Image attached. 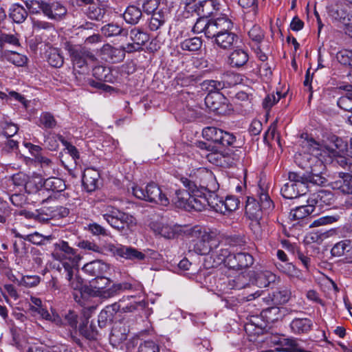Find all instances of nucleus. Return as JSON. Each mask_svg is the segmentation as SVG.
<instances>
[{"label":"nucleus","mask_w":352,"mask_h":352,"mask_svg":"<svg viewBox=\"0 0 352 352\" xmlns=\"http://www.w3.org/2000/svg\"><path fill=\"white\" fill-rule=\"evenodd\" d=\"M207 158L210 162L223 168L232 167L239 160V156L234 152H212Z\"/></svg>","instance_id":"nucleus-14"},{"label":"nucleus","mask_w":352,"mask_h":352,"mask_svg":"<svg viewBox=\"0 0 352 352\" xmlns=\"http://www.w3.org/2000/svg\"><path fill=\"white\" fill-rule=\"evenodd\" d=\"M271 342L276 346V351L298 352L301 347L298 340L294 338L274 336L272 338Z\"/></svg>","instance_id":"nucleus-20"},{"label":"nucleus","mask_w":352,"mask_h":352,"mask_svg":"<svg viewBox=\"0 0 352 352\" xmlns=\"http://www.w3.org/2000/svg\"><path fill=\"white\" fill-rule=\"evenodd\" d=\"M254 263L253 256L248 252L234 254L228 258V267L234 270L248 268Z\"/></svg>","instance_id":"nucleus-21"},{"label":"nucleus","mask_w":352,"mask_h":352,"mask_svg":"<svg viewBox=\"0 0 352 352\" xmlns=\"http://www.w3.org/2000/svg\"><path fill=\"white\" fill-rule=\"evenodd\" d=\"M86 14L89 19L100 21L104 16V10L99 6V1H94V3L88 6Z\"/></svg>","instance_id":"nucleus-41"},{"label":"nucleus","mask_w":352,"mask_h":352,"mask_svg":"<svg viewBox=\"0 0 352 352\" xmlns=\"http://www.w3.org/2000/svg\"><path fill=\"white\" fill-rule=\"evenodd\" d=\"M291 292L286 287L279 288L273 292L272 300L274 304H285L289 300Z\"/></svg>","instance_id":"nucleus-47"},{"label":"nucleus","mask_w":352,"mask_h":352,"mask_svg":"<svg viewBox=\"0 0 352 352\" xmlns=\"http://www.w3.org/2000/svg\"><path fill=\"white\" fill-rule=\"evenodd\" d=\"M35 162L40 165L45 175L47 176L54 173L55 164L48 157L45 156L38 157V160Z\"/></svg>","instance_id":"nucleus-50"},{"label":"nucleus","mask_w":352,"mask_h":352,"mask_svg":"<svg viewBox=\"0 0 352 352\" xmlns=\"http://www.w3.org/2000/svg\"><path fill=\"white\" fill-rule=\"evenodd\" d=\"M352 175L349 173H340V179L333 184L335 189L340 190L344 194L352 195Z\"/></svg>","instance_id":"nucleus-28"},{"label":"nucleus","mask_w":352,"mask_h":352,"mask_svg":"<svg viewBox=\"0 0 352 352\" xmlns=\"http://www.w3.org/2000/svg\"><path fill=\"white\" fill-rule=\"evenodd\" d=\"M42 187H43V182L40 177H30L28 176L24 190L28 194L38 192V195H41V193H44V189L42 188Z\"/></svg>","instance_id":"nucleus-36"},{"label":"nucleus","mask_w":352,"mask_h":352,"mask_svg":"<svg viewBox=\"0 0 352 352\" xmlns=\"http://www.w3.org/2000/svg\"><path fill=\"white\" fill-rule=\"evenodd\" d=\"M102 52L103 54L107 55V58L113 63L122 61L124 57V50L121 47H114L109 44L102 47Z\"/></svg>","instance_id":"nucleus-33"},{"label":"nucleus","mask_w":352,"mask_h":352,"mask_svg":"<svg viewBox=\"0 0 352 352\" xmlns=\"http://www.w3.org/2000/svg\"><path fill=\"white\" fill-rule=\"evenodd\" d=\"M107 285H104V282L101 284L98 283L96 287L98 289V295L104 298H109L117 294L120 291L118 284H114L108 289H104Z\"/></svg>","instance_id":"nucleus-45"},{"label":"nucleus","mask_w":352,"mask_h":352,"mask_svg":"<svg viewBox=\"0 0 352 352\" xmlns=\"http://www.w3.org/2000/svg\"><path fill=\"white\" fill-rule=\"evenodd\" d=\"M248 58V54L245 50L237 49L230 54L228 62L232 67H241L246 64Z\"/></svg>","instance_id":"nucleus-31"},{"label":"nucleus","mask_w":352,"mask_h":352,"mask_svg":"<svg viewBox=\"0 0 352 352\" xmlns=\"http://www.w3.org/2000/svg\"><path fill=\"white\" fill-rule=\"evenodd\" d=\"M212 199V208L217 212L226 214L236 210L239 207V201L234 196H227L222 199L214 195Z\"/></svg>","instance_id":"nucleus-16"},{"label":"nucleus","mask_w":352,"mask_h":352,"mask_svg":"<svg viewBox=\"0 0 352 352\" xmlns=\"http://www.w3.org/2000/svg\"><path fill=\"white\" fill-rule=\"evenodd\" d=\"M52 256L54 260L60 261L57 270L60 276L68 281L69 286L74 290L81 289L83 280L77 274L76 266L80 259L77 250L68 242L58 240L53 244Z\"/></svg>","instance_id":"nucleus-2"},{"label":"nucleus","mask_w":352,"mask_h":352,"mask_svg":"<svg viewBox=\"0 0 352 352\" xmlns=\"http://www.w3.org/2000/svg\"><path fill=\"white\" fill-rule=\"evenodd\" d=\"M192 234L195 238L190 241V248L198 254H210L212 248L218 245L220 234L217 231H201L195 228Z\"/></svg>","instance_id":"nucleus-6"},{"label":"nucleus","mask_w":352,"mask_h":352,"mask_svg":"<svg viewBox=\"0 0 352 352\" xmlns=\"http://www.w3.org/2000/svg\"><path fill=\"white\" fill-rule=\"evenodd\" d=\"M104 249L113 256H118L127 260L141 261L146 258V255L143 252L131 246L110 243L104 245Z\"/></svg>","instance_id":"nucleus-11"},{"label":"nucleus","mask_w":352,"mask_h":352,"mask_svg":"<svg viewBox=\"0 0 352 352\" xmlns=\"http://www.w3.org/2000/svg\"><path fill=\"white\" fill-rule=\"evenodd\" d=\"M239 37L235 33L228 31L219 34L214 42L220 48L229 50L237 43Z\"/></svg>","instance_id":"nucleus-24"},{"label":"nucleus","mask_w":352,"mask_h":352,"mask_svg":"<svg viewBox=\"0 0 352 352\" xmlns=\"http://www.w3.org/2000/svg\"><path fill=\"white\" fill-rule=\"evenodd\" d=\"M289 182L281 188L280 192L285 199H292L305 195L309 184L322 186L327 179L319 173H315L312 169L307 176H302L295 172H289L288 174Z\"/></svg>","instance_id":"nucleus-3"},{"label":"nucleus","mask_w":352,"mask_h":352,"mask_svg":"<svg viewBox=\"0 0 352 352\" xmlns=\"http://www.w3.org/2000/svg\"><path fill=\"white\" fill-rule=\"evenodd\" d=\"M263 208L253 197H248L245 206V212L249 218L261 219Z\"/></svg>","instance_id":"nucleus-34"},{"label":"nucleus","mask_w":352,"mask_h":352,"mask_svg":"<svg viewBox=\"0 0 352 352\" xmlns=\"http://www.w3.org/2000/svg\"><path fill=\"white\" fill-rule=\"evenodd\" d=\"M202 136L208 141L223 146H233L236 142V137L233 134L214 126L204 128Z\"/></svg>","instance_id":"nucleus-9"},{"label":"nucleus","mask_w":352,"mask_h":352,"mask_svg":"<svg viewBox=\"0 0 352 352\" xmlns=\"http://www.w3.org/2000/svg\"><path fill=\"white\" fill-rule=\"evenodd\" d=\"M217 28L218 32L220 33L230 31L233 27V23L226 14H221L220 16L214 19Z\"/></svg>","instance_id":"nucleus-49"},{"label":"nucleus","mask_w":352,"mask_h":352,"mask_svg":"<svg viewBox=\"0 0 352 352\" xmlns=\"http://www.w3.org/2000/svg\"><path fill=\"white\" fill-rule=\"evenodd\" d=\"M337 104L340 108L345 111H352V94H347L346 96L340 97Z\"/></svg>","instance_id":"nucleus-63"},{"label":"nucleus","mask_w":352,"mask_h":352,"mask_svg":"<svg viewBox=\"0 0 352 352\" xmlns=\"http://www.w3.org/2000/svg\"><path fill=\"white\" fill-rule=\"evenodd\" d=\"M258 197V200H257V201L261 205L264 211H268L273 208L274 205L272 201L268 194L263 188L259 189Z\"/></svg>","instance_id":"nucleus-54"},{"label":"nucleus","mask_w":352,"mask_h":352,"mask_svg":"<svg viewBox=\"0 0 352 352\" xmlns=\"http://www.w3.org/2000/svg\"><path fill=\"white\" fill-rule=\"evenodd\" d=\"M206 177L210 181V183L206 185L200 184L199 186L195 182L182 177L181 182L186 190H175L174 195L171 197L173 203L177 207L189 211L191 210L202 211L208 206L212 208V197L214 195L210 194L208 197L207 194L215 190L217 187L211 173H206Z\"/></svg>","instance_id":"nucleus-1"},{"label":"nucleus","mask_w":352,"mask_h":352,"mask_svg":"<svg viewBox=\"0 0 352 352\" xmlns=\"http://www.w3.org/2000/svg\"><path fill=\"white\" fill-rule=\"evenodd\" d=\"M152 228L157 234L166 239L173 238L175 234L171 226L162 223H153Z\"/></svg>","instance_id":"nucleus-44"},{"label":"nucleus","mask_w":352,"mask_h":352,"mask_svg":"<svg viewBox=\"0 0 352 352\" xmlns=\"http://www.w3.org/2000/svg\"><path fill=\"white\" fill-rule=\"evenodd\" d=\"M80 332L88 340H97L99 336L96 327L92 324L88 327H80Z\"/></svg>","instance_id":"nucleus-57"},{"label":"nucleus","mask_w":352,"mask_h":352,"mask_svg":"<svg viewBox=\"0 0 352 352\" xmlns=\"http://www.w3.org/2000/svg\"><path fill=\"white\" fill-rule=\"evenodd\" d=\"M133 195L138 199L162 206H168L169 199L160 187L155 183L148 184L144 188L135 186L132 188Z\"/></svg>","instance_id":"nucleus-7"},{"label":"nucleus","mask_w":352,"mask_h":352,"mask_svg":"<svg viewBox=\"0 0 352 352\" xmlns=\"http://www.w3.org/2000/svg\"><path fill=\"white\" fill-rule=\"evenodd\" d=\"M16 236L23 239L27 241H29L37 245H45L46 244V243L50 242L51 241L55 239V237L53 235L44 236L38 233V232H35L34 233L26 235H21L17 233L16 234Z\"/></svg>","instance_id":"nucleus-30"},{"label":"nucleus","mask_w":352,"mask_h":352,"mask_svg":"<svg viewBox=\"0 0 352 352\" xmlns=\"http://www.w3.org/2000/svg\"><path fill=\"white\" fill-rule=\"evenodd\" d=\"M232 256L231 251L229 248L224 247L223 244L220 243V236L218 238V245L212 248L210 252V259H212V263L208 267H216L221 263H224L228 267V258Z\"/></svg>","instance_id":"nucleus-18"},{"label":"nucleus","mask_w":352,"mask_h":352,"mask_svg":"<svg viewBox=\"0 0 352 352\" xmlns=\"http://www.w3.org/2000/svg\"><path fill=\"white\" fill-rule=\"evenodd\" d=\"M276 279V276L270 271L265 270L261 271L257 274L256 281V284L260 287H268L270 283H274Z\"/></svg>","instance_id":"nucleus-39"},{"label":"nucleus","mask_w":352,"mask_h":352,"mask_svg":"<svg viewBox=\"0 0 352 352\" xmlns=\"http://www.w3.org/2000/svg\"><path fill=\"white\" fill-rule=\"evenodd\" d=\"M100 214L112 228L119 231L136 225V219L133 215L124 212L111 205H102L100 208Z\"/></svg>","instance_id":"nucleus-5"},{"label":"nucleus","mask_w":352,"mask_h":352,"mask_svg":"<svg viewBox=\"0 0 352 352\" xmlns=\"http://www.w3.org/2000/svg\"><path fill=\"white\" fill-rule=\"evenodd\" d=\"M314 208L311 204L306 206H300L292 209L289 212V219L291 220L296 221L306 218L309 214L314 212Z\"/></svg>","instance_id":"nucleus-35"},{"label":"nucleus","mask_w":352,"mask_h":352,"mask_svg":"<svg viewBox=\"0 0 352 352\" xmlns=\"http://www.w3.org/2000/svg\"><path fill=\"white\" fill-rule=\"evenodd\" d=\"M57 125V121L54 116L50 112H43L39 118L38 126L43 129H54Z\"/></svg>","instance_id":"nucleus-51"},{"label":"nucleus","mask_w":352,"mask_h":352,"mask_svg":"<svg viewBox=\"0 0 352 352\" xmlns=\"http://www.w3.org/2000/svg\"><path fill=\"white\" fill-rule=\"evenodd\" d=\"M301 145L305 149V153L296 156V163L303 169H310V172L314 169L315 173L321 175V171L316 170L318 166L323 167L322 162L318 157H322L323 153H326V150L328 151L330 148H324L311 138L303 140Z\"/></svg>","instance_id":"nucleus-4"},{"label":"nucleus","mask_w":352,"mask_h":352,"mask_svg":"<svg viewBox=\"0 0 352 352\" xmlns=\"http://www.w3.org/2000/svg\"><path fill=\"white\" fill-rule=\"evenodd\" d=\"M250 282V276L246 272H241L234 276H228L223 280L220 289L226 291L228 289H241L246 288Z\"/></svg>","instance_id":"nucleus-15"},{"label":"nucleus","mask_w":352,"mask_h":352,"mask_svg":"<svg viewBox=\"0 0 352 352\" xmlns=\"http://www.w3.org/2000/svg\"><path fill=\"white\" fill-rule=\"evenodd\" d=\"M351 249V241L350 240H342L332 248L331 252L333 256H341L349 252Z\"/></svg>","instance_id":"nucleus-48"},{"label":"nucleus","mask_w":352,"mask_h":352,"mask_svg":"<svg viewBox=\"0 0 352 352\" xmlns=\"http://www.w3.org/2000/svg\"><path fill=\"white\" fill-rule=\"evenodd\" d=\"M340 218L339 214L327 215L314 220L310 225V228L318 227L323 225L331 224L338 221Z\"/></svg>","instance_id":"nucleus-55"},{"label":"nucleus","mask_w":352,"mask_h":352,"mask_svg":"<svg viewBox=\"0 0 352 352\" xmlns=\"http://www.w3.org/2000/svg\"><path fill=\"white\" fill-rule=\"evenodd\" d=\"M208 94L219 93V91L226 87V83L223 81L208 80L203 83Z\"/></svg>","instance_id":"nucleus-52"},{"label":"nucleus","mask_w":352,"mask_h":352,"mask_svg":"<svg viewBox=\"0 0 352 352\" xmlns=\"http://www.w3.org/2000/svg\"><path fill=\"white\" fill-rule=\"evenodd\" d=\"M333 200L334 197L331 192L322 190L312 194L307 199V203L312 205L314 210L318 208L319 211L324 206L331 205Z\"/></svg>","instance_id":"nucleus-19"},{"label":"nucleus","mask_w":352,"mask_h":352,"mask_svg":"<svg viewBox=\"0 0 352 352\" xmlns=\"http://www.w3.org/2000/svg\"><path fill=\"white\" fill-rule=\"evenodd\" d=\"M93 76L100 81L113 82L114 80L111 69L102 65H98L93 68Z\"/></svg>","instance_id":"nucleus-37"},{"label":"nucleus","mask_w":352,"mask_h":352,"mask_svg":"<svg viewBox=\"0 0 352 352\" xmlns=\"http://www.w3.org/2000/svg\"><path fill=\"white\" fill-rule=\"evenodd\" d=\"M8 59L14 65L17 66H23L27 63V57L15 52H10L8 55Z\"/></svg>","instance_id":"nucleus-62"},{"label":"nucleus","mask_w":352,"mask_h":352,"mask_svg":"<svg viewBox=\"0 0 352 352\" xmlns=\"http://www.w3.org/2000/svg\"><path fill=\"white\" fill-rule=\"evenodd\" d=\"M337 59L342 65L352 67V51L343 50L338 52Z\"/></svg>","instance_id":"nucleus-64"},{"label":"nucleus","mask_w":352,"mask_h":352,"mask_svg":"<svg viewBox=\"0 0 352 352\" xmlns=\"http://www.w3.org/2000/svg\"><path fill=\"white\" fill-rule=\"evenodd\" d=\"M9 15L15 23H21L27 18L28 12L23 6L19 4H13L10 8Z\"/></svg>","instance_id":"nucleus-38"},{"label":"nucleus","mask_w":352,"mask_h":352,"mask_svg":"<svg viewBox=\"0 0 352 352\" xmlns=\"http://www.w3.org/2000/svg\"><path fill=\"white\" fill-rule=\"evenodd\" d=\"M188 11L195 12L199 16L206 18L214 16L221 9L219 0H203L191 5L190 2H185Z\"/></svg>","instance_id":"nucleus-10"},{"label":"nucleus","mask_w":352,"mask_h":352,"mask_svg":"<svg viewBox=\"0 0 352 352\" xmlns=\"http://www.w3.org/2000/svg\"><path fill=\"white\" fill-rule=\"evenodd\" d=\"M250 38L255 43L259 44L264 38V32L258 25H254L248 32Z\"/></svg>","instance_id":"nucleus-56"},{"label":"nucleus","mask_w":352,"mask_h":352,"mask_svg":"<svg viewBox=\"0 0 352 352\" xmlns=\"http://www.w3.org/2000/svg\"><path fill=\"white\" fill-rule=\"evenodd\" d=\"M99 173L94 168H88L84 171L82 182L87 192H92L97 188Z\"/></svg>","instance_id":"nucleus-25"},{"label":"nucleus","mask_w":352,"mask_h":352,"mask_svg":"<svg viewBox=\"0 0 352 352\" xmlns=\"http://www.w3.org/2000/svg\"><path fill=\"white\" fill-rule=\"evenodd\" d=\"M123 29L118 24L109 23L101 28V32L107 37L116 36L122 34Z\"/></svg>","instance_id":"nucleus-53"},{"label":"nucleus","mask_w":352,"mask_h":352,"mask_svg":"<svg viewBox=\"0 0 352 352\" xmlns=\"http://www.w3.org/2000/svg\"><path fill=\"white\" fill-rule=\"evenodd\" d=\"M138 352H160V348L155 342L146 340L140 344Z\"/></svg>","instance_id":"nucleus-61"},{"label":"nucleus","mask_w":352,"mask_h":352,"mask_svg":"<svg viewBox=\"0 0 352 352\" xmlns=\"http://www.w3.org/2000/svg\"><path fill=\"white\" fill-rule=\"evenodd\" d=\"M66 185L63 179L56 177H50L43 182V189L54 192H60L65 190Z\"/></svg>","instance_id":"nucleus-32"},{"label":"nucleus","mask_w":352,"mask_h":352,"mask_svg":"<svg viewBox=\"0 0 352 352\" xmlns=\"http://www.w3.org/2000/svg\"><path fill=\"white\" fill-rule=\"evenodd\" d=\"M130 38L133 42L142 47L149 40V35L140 28H135L130 31Z\"/></svg>","instance_id":"nucleus-42"},{"label":"nucleus","mask_w":352,"mask_h":352,"mask_svg":"<svg viewBox=\"0 0 352 352\" xmlns=\"http://www.w3.org/2000/svg\"><path fill=\"white\" fill-rule=\"evenodd\" d=\"M38 6L43 13L51 19L60 20L67 13L66 8L58 1L47 3L41 1L38 2Z\"/></svg>","instance_id":"nucleus-17"},{"label":"nucleus","mask_w":352,"mask_h":352,"mask_svg":"<svg viewBox=\"0 0 352 352\" xmlns=\"http://www.w3.org/2000/svg\"><path fill=\"white\" fill-rule=\"evenodd\" d=\"M202 45V41L199 37L186 38L180 43L182 50L195 52L199 50Z\"/></svg>","instance_id":"nucleus-43"},{"label":"nucleus","mask_w":352,"mask_h":352,"mask_svg":"<svg viewBox=\"0 0 352 352\" xmlns=\"http://www.w3.org/2000/svg\"><path fill=\"white\" fill-rule=\"evenodd\" d=\"M119 305L114 303L111 305L107 306L100 311L98 320V325L100 328H104L111 323L116 313L119 310Z\"/></svg>","instance_id":"nucleus-26"},{"label":"nucleus","mask_w":352,"mask_h":352,"mask_svg":"<svg viewBox=\"0 0 352 352\" xmlns=\"http://www.w3.org/2000/svg\"><path fill=\"white\" fill-rule=\"evenodd\" d=\"M166 17L164 12L162 10L153 12L151 16L148 27L151 31H157L166 22Z\"/></svg>","instance_id":"nucleus-40"},{"label":"nucleus","mask_w":352,"mask_h":352,"mask_svg":"<svg viewBox=\"0 0 352 352\" xmlns=\"http://www.w3.org/2000/svg\"><path fill=\"white\" fill-rule=\"evenodd\" d=\"M314 327V322L309 318H294L289 324L291 332L295 335L308 334Z\"/></svg>","instance_id":"nucleus-23"},{"label":"nucleus","mask_w":352,"mask_h":352,"mask_svg":"<svg viewBox=\"0 0 352 352\" xmlns=\"http://www.w3.org/2000/svg\"><path fill=\"white\" fill-rule=\"evenodd\" d=\"M336 148H331L328 150L329 155L331 157H336L338 163L342 167L349 166V170L352 171V163L349 162L344 155L345 152H349L347 145L344 144L342 140L337 139L335 143Z\"/></svg>","instance_id":"nucleus-22"},{"label":"nucleus","mask_w":352,"mask_h":352,"mask_svg":"<svg viewBox=\"0 0 352 352\" xmlns=\"http://www.w3.org/2000/svg\"><path fill=\"white\" fill-rule=\"evenodd\" d=\"M227 102L228 100L221 93L208 94L205 98L206 107L219 115L226 114L230 110Z\"/></svg>","instance_id":"nucleus-13"},{"label":"nucleus","mask_w":352,"mask_h":352,"mask_svg":"<svg viewBox=\"0 0 352 352\" xmlns=\"http://www.w3.org/2000/svg\"><path fill=\"white\" fill-rule=\"evenodd\" d=\"M108 270V265L100 260L91 261L85 264L82 267V270L86 274L95 277L97 285L99 283L98 280H100L104 282L105 285H109L111 282L109 278L104 276Z\"/></svg>","instance_id":"nucleus-12"},{"label":"nucleus","mask_w":352,"mask_h":352,"mask_svg":"<svg viewBox=\"0 0 352 352\" xmlns=\"http://www.w3.org/2000/svg\"><path fill=\"white\" fill-rule=\"evenodd\" d=\"M348 14L346 10L342 8H333L329 12V14L332 20L340 23L344 20V18L347 16Z\"/></svg>","instance_id":"nucleus-60"},{"label":"nucleus","mask_w":352,"mask_h":352,"mask_svg":"<svg viewBox=\"0 0 352 352\" xmlns=\"http://www.w3.org/2000/svg\"><path fill=\"white\" fill-rule=\"evenodd\" d=\"M200 108L194 104V102H188V104L178 110V116L183 120L190 122L195 118L201 116Z\"/></svg>","instance_id":"nucleus-27"},{"label":"nucleus","mask_w":352,"mask_h":352,"mask_svg":"<svg viewBox=\"0 0 352 352\" xmlns=\"http://www.w3.org/2000/svg\"><path fill=\"white\" fill-rule=\"evenodd\" d=\"M66 49L69 52L74 67L83 69L88 63L96 60L95 56L86 47L78 45L67 43Z\"/></svg>","instance_id":"nucleus-8"},{"label":"nucleus","mask_w":352,"mask_h":352,"mask_svg":"<svg viewBox=\"0 0 352 352\" xmlns=\"http://www.w3.org/2000/svg\"><path fill=\"white\" fill-rule=\"evenodd\" d=\"M122 15L123 19L127 23L135 25L142 16V10L137 6L130 5L127 6Z\"/></svg>","instance_id":"nucleus-29"},{"label":"nucleus","mask_w":352,"mask_h":352,"mask_svg":"<svg viewBox=\"0 0 352 352\" xmlns=\"http://www.w3.org/2000/svg\"><path fill=\"white\" fill-rule=\"evenodd\" d=\"M47 62L54 67H60L63 65V56L58 49L53 48L48 52Z\"/></svg>","instance_id":"nucleus-46"},{"label":"nucleus","mask_w":352,"mask_h":352,"mask_svg":"<svg viewBox=\"0 0 352 352\" xmlns=\"http://www.w3.org/2000/svg\"><path fill=\"white\" fill-rule=\"evenodd\" d=\"M2 133L7 138L12 137L18 131V127L14 123L3 121L1 122Z\"/></svg>","instance_id":"nucleus-59"},{"label":"nucleus","mask_w":352,"mask_h":352,"mask_svg":"<svg viewBox=\"0 0 352 352\" xmlns=\"http://www.w3.org/2000/svg\"><path fill=\"white\" fill-rule=\"evenodd\" d=\"M282 96H284V95H282L279 91H277L276 94L274 93L268 94L263 100V107L265 109H270L280 100Z\"/></svg>","instance_id":"nucleus-58"}]
</instances>
